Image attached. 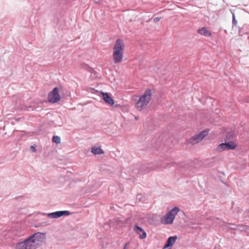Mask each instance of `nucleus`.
<instances>
[{
	"mask_svg": "<svg viewBox=\"0 0 249 249\" xmlns=\"http://www.w3.org/2000/svg\"><path fill=\"white\" fill-rule=\"evenodd\" d=\"M124 50L123 41L120 38L117 39L113 48V59L114 63H119L122 61L124 57Z\"/></svg>",
	"mask_w": 249,
	"mask_h": 249,
	"instance_id": "f257e3e1",
	"label": "nucleus"
},
{
	"mask_svg": "<svg viewBox=\"0 0 249 249\" xmlns=\"http://www.w3.org/2000/svg\"><path fill=\"white\" fill-rule=\"evenodd\" d=\"M151 97V90L150 89H146L136 103V108L139 111L142 110L150 102Z\"/></svg>",
	"mask_w": 249,
	"mask_h": 249,
	"instance_id": "f03ea898",
	"label": "nucleus"
},
{
	"mask_svg": "<svg viewBox=\"0 0 249 249\" xmlns=\"http://www.w3.org/2000/svg\"><path fill=\"white\" fill-rule=\"evenodd\" d=\"M179 211L180 209L178 207H175L168 211L164 216L161 217V223L165 225L173 224L176 216Z\"/></svg>",
	"mask_w": 249,
	"mask_h": 249,
	"instance_id": "7ed1b4c3",
	"label": "nucleus"
},
{
	"mask_svg": "<svg viewBox=\"0 0 249 249\" xmlns=\"http://www.w3.org/2000/svg\"><path fill=\"white\" fill-rule=\"evenodd\" d=\"M35 236V235H32L25 241L18 243L16 248L17 249H36L38 243H36L33 239Z\"/></svg>",
	"mask_w": 249,
	"mask_h": 249,
	"instance_id": "20e7f679",
	"label": "nucleus"
},
{
	"mask_svg": "<svg viewBox=\"0 0 249 249\" xmlns=\"http://www.w3.org/2000/svg\"><path fill=\"white\" fill-rule=\"evenodd\" d=\"M208 134V132L206 130H203L198 134H197L187 141V143L192 145L201 142L204 138Z\"/></svg>",
	"mask_w": 249,
	"mask_h": 249,
	"instance_id": "39448f33",
	"label": "nucleus"
},
{
	"mask_svg": "<svg viewBox=\"0 0 249 249\" xmlns=\"http://www.w3.org/2000/svg\"><path fill=\"white\" fill-rule=\"evenodd\" d=\"M48 99L50 103H55L60 100V95L59 93V89L54 88L48 95Z\"/></svg>",
	"mask_w": 249,
	"mask_h": 249,
	"instance_id": "423d86ee",
	"label": "nucleus"
},
{
	"mask_svg": "<svg viewBox=\"0 0 249 249\" xmlns=\"http://www.w3.org/2000/svg\"><path fill=\"white\" fill-rule=\"evenodd\" d=\"M177 239V236L169 237L167 239V240L166 241L164 247H163V249H165L172 247L174 244Z\"/></svg>",
	"mask_w": 249,
	"mask_h": 249,
	"instance_id": "0eeeda50",
	"label": "nucleus"
},
{
	"mask_svg": "<svg viewBox=\"0 0 249 249\" xmlns=\"http://www.w3.org/2000/svg\"><path fill=\"white\" fill-rule=\"evenodd\" d=\"M134 230L138 234H139L140 237L141 239H144L146 237V233L144 230L141 227H139L138 225H135Z\"/></svg>",
	"mask_w": 249,
	"mask_h": 249,
	"instance_id": "6e6552de",
	"label": "nucleus"
},
{
	"mask_svg": "<svg viewBox=\"0 0 249 249\" xmlns=\"http://www.w3.org/2000/svg\"><path fill=\"white\" fill-rule=\"evenodd\" d=\"M102 94L103 95V99L107 104L110 105H113L114 104L113 99L111 97V96L109 95L107 93L102 92Z\"/></svg>",
	"mask_w": 249,
	"mask_h": 249,
	"instance_id": "1a4fd4ad",
	"label": "nucleus"
},
{
	"mask_svg": "<svg viewBox=\"0 0 249 249\" xmlns=\"http://www.w3.org/2000/svg\"><path fill=\"white\" fill-rule=\"evenodd\" d=\"M197 33L205 36H211L212 34L206 27H202L197 30Z\"/></svg>",
	"mask_w": 249,
	"mask_h": 249,
	"instance_id": "9d476101",
	"label": "nucleus"
},
{
	"mask_svg": "<svg viewBox=\"0 0 249 249\" xmlns=\"http://www.w3.org/2000/svg\"><path fill=\"white\" fill-rule=\"evenodd\" d=\"M91 152L94 155H100L104 153V151L100 147H93L91 148Z\"/></svg>",
	"mask_w": 249,
	"mask_h": 249,
	"instance_id": "9b49d317",
	"label": "nucleus"
},
{
	"mask_svg": "<svg viewBox=\"0 0 249 249\" xmlns=\"http://www.w3.org/2000/svg\"><path fill=\"white\" fill-rule=\"evenodd\" d=\"M43 215H47L49 218H57L58 214L57 211L51 213H42Z\"/></svg>",
	"mask_w": 249,
	"mask_h": 249,
	"instance_id": "f8f14e48",
	"label": "nucleus"
},
{
	"mask_svg": "<svg viewBox=\"0 0 249 249\" xmlns=\"http://www.w3.org/2000/svg\"><path fill=\"white\" fill-rule=\"evenodd\" d=\"M71 213L70 211L66 210V211H57L58 217H61L63 216H68L70 215Z\"/></svg>",
	"mask_w": 249,
	"mask_h": 249,
	"instance_id": "ddd939ff",
	"label": "nucleus"
},
{
	"mask_svg": "<svg viewBox=\"0 0 249 249\" xmlns=\"http://www.w3.org/2000/svg\"><path fill=\"white\" fill-rule=\"evenodd\" d=\"M33 235H35L36 236L33 238V240H35L36 243H37V242L40 241V239L42 238L44 234L41 232H37L34 233Z\"/></svg>",
	"mask_w": 249,
	"mask_h": 249,
	"instance_id": "4468645a",
	"label": "nucleus"
},
{
	"mask_svg": "<svg viewBox=\"0 0 249 249\" xmlns=\"http://www.w3.org/2000/svg\"><path fill=\"white\" fill-rule=\"evenodd\" d=\"M225 146H226V150H233L236 147V145L233 142H229L228 143L225 142Z\"/></svg>",
	"mask_w": 249,
	"mask_h": 249,
	"instance_id": "2eb2a0df",
	"label": "nucleus"
},
{
	"mask_svg": "<svg viewBox=\"0 0 249 249\" xmlns=\"http://www.w3.org/2000/svg\"><path fill=\"white\" fill-rule=\"evenodd\" d=\"M225 145V142L219 144L216 147V151L220 152L226 150V146Z\"/></svg>",
	"mask_w": 249,
	"mask_h": 249,
	"instance_id": "dca6fc26",
	"label": "nucleus"
},
{
	"mask_svg": "<svg viewBox=\"0 0 249 249\" xmlns=\"http://www.w3.org/2000/svg\"><path fill=\"white\" fill-rule=\"evenodd\" d=\"M52 141L57 144L59 143L61 141L60 137L57 136H53L52 138Z\"/></svg>",
	"mask_w": 249,
	"mask_h": 249,
	"instance_id": "f3484780",
	"label": "nucleus"
},
{
	"mask_svg": "<svg viewBox=\"0 0 249 249\" xmlns=\"http://www.w3.org/2000/svg\"><path fill=\"white\" fill-rule=\"evenodd\" d=\"M232 24L234 26H236L237 23V22L235 19V16L234 13H232Z\"/></svg>",
	"mask_w": 249,
	"mask_h": 249,
	"instance_id": "a211bd4d",
	"label": "nucleus"
},
{
	"mask_svg": "<svg viewBox=\"0 0 249 249\" xmlns=\"http://www.w3.org/2000/svg\"><path fill=\"white\" fill-rule=\"evenodd\" d=\"M30 148H31V150L33 152H36V149L34 146H33V145L31 146Z\"/></svg>",
	"mask_w": 249,
	"mask_h": 249,
	"instance_id": "6ab92c4d",
	"label": "nucleus"
},
{
	"mask_svg": "<svg viewBox=\"0 0 249 249\" xmlns=\"http://www.w3.org/2000/svg\"><path fill=\"white\" fill-rule=\"evenodd\" d=\"M160 19H161V18H160V17H156V18H154L153 20L154 22H157L160 21Z\"/></svg>",
	"mask_w": 249,
	"mask_h": 249,
	"instance_id": "aec40b11",
	"label": "nucleus"
},
{
	"mask_svg": "<svg viewBox=\"0 0 249 249\" xmlns=\"http://www.w3.org/2000/svg\"><path fill=\"white\" fill-rule=\"evenodd\" d=\"M129 244V242H127V243H126L125 244V245H124V249H127V248H128V246Z\"/></svg>",
	"mask_w": 249,
	"mask_h": 249,
	"instance_id": "412c9836",
	"label": "nucleus"
},
{
	"mask_svg": "<svg viewBox=\"0 0 249 249\" xmlns=\"http://www.w3.org/2000/svg\"><path fill=\"white\" fill-rule=\"evenodd\" d=\"M231 225L232 226L231 227V229H236V225H234V224H231Z\"/></svg>",
	"mask_w": 249,
	"mask_h": 249,
	"instance_id": "4be33fe9",
	"label": "nucleus"
},
{
	"mask_svg": "<svg viewBox=\"0 0 249 249\" xmlns=\"http://www.w3.org/2000/svg\"><path fill=\"white\" fill-rule=\"evenodd\" d=\"M241 212H242V210L240 209L239 208H237V212L240 213H241Z\"/></svg>",
	"mask_w": 249,
	"mask_h": 249,
	"instance_id": "5701e85b",
	"label": "nucleus"
},
{
	"mask_svg": "<svg viewBox=\"0 0 249 249\" xmlns=\"http://www.w3.org/2000/svg\"><path fill=\"white\" fill-rule=\"evenodd\" d=\"M228 135H229L230 136H232V134L231 133H228Z\"/></svg>",
	"mask_w": 249,
	"mask_h": 249,
	"instance_id": "b1692460",
	"label": "nucleus"
},
{
	"mask_svg": "<svg viewBox=\"0 0 249 249\" xmlns=\"http://www.w3.org/2000/svg\"><path fill=\"white\" fill-rule=\"evenodd\" d=\"M115 107H117L120 106V105L116 104V105H115Z\"/></svg>",
	"mask_w": 249,
	"mask_h": 249,
	"instance_id": "393cba45",
	"label": "nucleus"
},
{
	"mask_svg": "<svg viewBox=\"0 0 249 249\" xmlns=\"http://www.w3.org/2000/svg\"><path fill=\"white\" fill-rule=\"evenodd\" d=\"M227 137H228V136L225 138V141L228 140Z\"/></svg>",
	"mask_w": 249,
	"mask_h": 249,
	"instance_id": "a878e982",
	"label": "nucleus"
},
{
	"mask_svg": "<svg viewBox=\"0 0 249 249\" xmlns=\"http://www.w3.org/2000/svg\"><path fill=\"white\" fill-rule=\"evenodd\" d=\"M135 119L136 120H138V117H135Z\"/></svg>",
	"mask_w": 249,
	"mask_h": 249,
	"instance_id": "bb28decb",
	"label": "nucleus"
},
{
	"mask_svg": "<svg viewBox=\"0 0 249 249\" xmlns=\"http://www.w3.org/2000/svg\"><path fill=\"white\" fill-rule=\"evenodd\" d=\"M31 107H32L31 106H29L28 107L31 108Z\"/></svg>",
	"mask_w": 249,
	"mask_h": 249,
	"instance_id": "cd10ccee",
	"label": "nucleus"
}]
</instances>
